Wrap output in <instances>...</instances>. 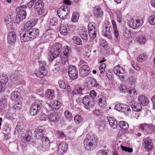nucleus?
I'll return each mask as SVG.
<instances>
[{
    "label": "nucleus",
    "mask_w": 155,
    "mask_h": 155,
    "mask_svg": "<svg viewBox=\"0 0 155 155\" xmlns=\"http://www.w3.org/2000/svg\"><path fill=\"white\" fill-rule=\"evenodd\" d=\"M39 33L38 29L36 28L27 30L22 36H21V41L23 42L31 40L38 36Z\"/></svg>",
    "instance_id": "f257e3e1"
},
{
    "label": "nucleus",
    "mask_w": 155,
    "mask_h": 155,
    "mask_svg": "<svg viewBox=\"0 0 155 155\" xmlns=\"http://www.w3.org/2000/svg\"><path fill=\"white\" fill-rule=\"evenodd\" d=\"M62 47L61 44L59 43L54 44L49 54L51 60H53L59 55L61 51Z\"/></svg>",
    "instance_id": "f03ea898"
},
{
    "label": "nucleus",
    "mask_w": 155,
    "mask_h": 155,
    "mask_svg": "<svg viewBox=\"0 0 155 155\" xmlns=\"http://www.w3.org/2000/svg\"><path fill=\"white\" fill-rule=\"evenodd\" d=\"M43 102L41 100H36L32 104L31 107L30 113L31 116H35L41 108Z\"/></svg>",
    "instance_id": "7ed1b4c3"
},
{
    "label": "nucleus",
    "mask_w": 155,
    "mask_h": 155,
    "mask_svg": "<svg viewBox=\"0 0 155 155\" xmlns=\"http://www.w3.org/2000/svg\"><path fill=\"white\" fill-rule=\"evenodd\" d=\"M71 53V49L70 47L65 46L63 47L62 53L61 55V61L62 64H64L67 62Z\"/></svg>",
    "instance_id": "20e7f679"
},
{
    "label": "nucleus",
    "mask_w": 155,
    "mask_h": 155,
    "mask_svg": "<svg viewBox=\"0 0 155 155\" xmlns=\"http://www.w3.org/2000/svg\"><path fill=\"white\" fill-rule=\"evenodd\" d=\"M27 7L25 5H22L19 6L18 8V12L15 19V21L16 23H18L21 21L26 18L27 15L26 11Z\"/></svg>",
    "instance_id": "39448f33"
},
{
    "label": "nucleus",
    "mask_w": 155,
    "mask_h": 155,
    "mask_svg": "<svg viewBox=\"0 0 155 155\" xmlns=\"http://www.w3.org/2000/svg\"><path fill=\"white\" fill-rule=\"evenodd\" d=\"M105 25H104L102 31L103 35L108 39L112 40L113 35L111 32L112 28L110 24L108 21L105 22Z\"/></svg>",
    "instance_id": "423d86ee"
},
{
    "label": "nucleus",
    "mask_w": 155,
    "mask_h": 155,
    "mask_svg": "<svg viewBox=\"0 0 155 155\" xmlns=\"http://www.w3.org/2000/svg\"><path fill=\"white\" fill-rule=\"evenodd\" d=\"M127 23L130 27L136 29L142 25L143 21L142 19L134 20L132 18H130L128 19Z\"/></svg>",
    "instance_id": "0eeeda50"
},
{
    "label": "nucleus",
    "mask_w": 155,
    "mask_h": 155,
    "mask_svg": "<svg viewBox=\"0 0 155 155\" xmlns=\"http://www.w3.org/2000/svg\"><path fill=\"white\" fill-rule=\"evenodd\" d=\"M44 4L41 0H38L35 4L33 8L35 12L39 15H41L43 14L44 11Z\"/></svg>",
    "instance_id": "6e6552de"
},
{
    "label": "nucleus",
    "mask_w": 155,
    "mask_h": 155,
    "mask_svg": "<svg viewBox=\"0 0 155 155\" xmlns=\"http://www.w3.org/2000/svg\"><path fill=\"white\" fill-rule=\"evenodd\" d=\"M83 103L84 107L87 109L90 110L94 106V101L92 98H91L88 95H86L83 98Z\"/></svg>",
    "instance_id": "1a4fd4ad"
},
{
    "label": "nucleus",
    "mask_w": 155,
    "mask_h": 155,
    "mask_svg": "<svg viewBox=\"0 0 155 155\" xmlns=\"http://www.w3.org/2000/svg\"><path fill=\"white\" fill-rule=\"evenodd\" d=\"M114 71L120 79H123L124 78L125 70L122 67L119 65H117L114 68Z\"/></svg>",
    "instance_id": "9d476101"
},
{
    "label": "nucleus",
    "mask_w": 155,
    "mask_h": 155,
    "mask_svg": "<svg viewBox=\"0 0 155 155\" xmlns=\"http://www.w3.org/2000/svg\"><path fill=\"white\" fill-rule=\"evenodd\" d=\"M70 9L67 6L61 7L58 10L57 13L59 17L61 19H65V17L70 12Z\"/></svg>",
    "instance_id": "9b49d317"
},
{
    "label": "nucleus",
    "mask_w": 155,
    "mask_h": 155,
    "mask_svg": "<svg viewBox=\"0 0 155 155\" xmlns=\"http://www.w3.org/2000/svg\"><path fill=\"white\" fill-rule=\"evenodd\" d=\"M68 74L71 80H74L78 78V70L74 66L71 65L68 68Z\"/></svg>",
    "instance_id": "f8f14e48"
},
{
    "label": "nucleus",
    "mask_w": 155,
    "mask_h": 155,
    "mask_svg": "<svg viewBox=\"0 0 155 155\" xmlns=\"http://www.w3.org/2000/svg\"><path fill=\"white\" fill-rule=\"evenodd\" d=\"M79 71L81 77H86L90 73V68L87 64H84L80 67Z\"/></svg>",
    "instance_id": "ddd939ff"
},
{
    "label": "nucleus",
    "mask_w": 155,
    "mask_h": 155,
    "mask_svg": "<svg viewBox=\"0 0 155 155\" xmlns=\"http://www.w3.org/2000/svg\"><path fill=\"white\" fill-rule=\"evenodd\" d=\"M85 90L81 86L79 85H77L75 86L73 89L71 94L73 95L76 94L82 95L84 94Z\"/></svg>",
    "instance_id": "4468645a"
},
{
    "label": "nucleus",
    "mask_w": 155,
    "mask_h": 155,
    "mask_svg": "<svg viewBox=\"0 0 155 155\" xmlns=\"http://www.w3.org/2000/svg\"><path fill=\"white\" fill-rule=\"evenodd\" d=\"M143 146L146 150L150 151L153 147L152 140L148 137L144 138L143 141Z\"/></svg>",
    "instance_id": "2eb2a0df"
},
{
    "label": "nucleus",
    "mask_w": 155,
    "mask_h": 155,
    "mask_svg": "<svg viewBox=\"0 0 155 155\" xmlns=\"http://www.w3.org/2000/svg\"><path fill=\"white\" fill-rule=\"evenodd\" d=\"M35 137L37 139H41L45 137L44 135V128L43 127L38 126L35 129Z\"/></svg>",
    "instance_id": "dca6fc26"
},
{
    "label": "nucleus",
    "mask_w": 155,
    "mask_h": 155,
    "mask_svg": "<svg viewBox=\"0 0 155 155\" xmlns=\"http://www.w3.org/2000/svg\"><path fill=\"white\" fill-rule=\"evenodd\" d=\"M68 145L66 142L63 141L61 142L58 145V152L59 154H62L68 150Z\"/></svg>",
    "instance_id": "f3484780"
},
{
    "label": "nucleus",
    "mask_w": 155,
    "mask_h": 155,
    "mask_svg": "<svg viewBox=\"0 0 155 155\" xmlns=\"http://www.w3.org/2000/svg\"><path fill=\"white\" fill-rule=\"evenodd\" d=\"M48 104L51 110L55 111L60 108L61 104L58 101L53 100L51 102L50 104Z\"/></svg>",
    "instance_id": "a211bd4d"
},
{
    "label": "nucleus",
    "mask_w": 155,
    "mask_h": 155,
    "mask_svg": "<svg viewBox=\"0 0 155 155\" xmlns=\"http://www.w3.org/2000/svg\"><path fill=\"white\" fill-rule=\"evenodd\" d=\"M70 30V27L66 23L61 24L60 25L59 31L61 34L65 35Z\"/></svg>",
    "instance_id": "6ab92c4d"
},
{
    "label": "nucleus",
    "mask_w": 155,
    "mask_h": 155,
    "mask_svg": "<svg viewBox=\"0 0 155 155\" xmlns=\"http://www.w3.org/2000/svg\"><path fill=\"white\" fill-rule=\"evenodd\" d=\"M54 31L51 30H49L45 32L43 36V40L46 41L48 40H51L54 35L53 34Z\"/></svg>",
    "instance_id": "aec40b11"
},
{
    "label": "nucleus",
    "mask_w": 155,
    "mask_h": 155,
    "mask_svg": "<svg viewBox=\"0 0 155 155\" xmlns=\"http://www.w3.org/2000/svg\"><path fill=\"white\" fill-rule=\"evenodd\" d=\"M16 35L14 31H11L8 33V42L9 44H13L16 41Z\"/></svg>",
    "instance_id": "412c9836"
},
{
    "label": "nucleus",
    "mask_w": 155,
    "mask_h": 155,
    "mask_svg": "<svg viewBox=\"0 0 155 155\" xmlns=\"http://www.w3.org/2000/svg\"><path fill=\"white\" fill-rule=\"evenodd\" d=\"M138 98L139 103L143 106H147L149 103L148 99L144 95H139Z\"/></svg>",
    "instance_id": "4be33fe9"
},
{
    "label": "nucleus",
    "mask_w": 155,
    "mask_h": 155,
    "mask_svg": "<svg viewBox=\"0 0 155 155\" xmlns=\"http://www.w3.org/2000/svg\"><path fill=\"white\" fill-rule=\"evenodd\" d=\"M98 104L100 107L104 108L107 106L106 98L105 96L100 95L98 101Z\"/></svg>",
    "instance_id": "5701e85b"
},
{
    "label": "nucleus",
    "mask_w": 155,
    "mask_h": 155,
    "mask_svg": "<svg viewBox=\"0 0 155 155\" xmlns=\"http://www.w3.org/2000/svg\"><path fill=\"white\" fill-rule=\"evenodd\" d=\"M60 118V115L55 113H51L48 117L49 120L52 122H57L59 120Z\"/></svg>",
    "instance_id": "b1692460"
},
{
    "label": "nucleus",
    "mask_w": 155,
    "mask_h": 155,
    "mask_svg": "<svg viewBox=\"0 0 155 155\" xmlns=\"http://www.w3.org/2000/svg\"><path fill=\"white\" fill-rule=\"evenodd\" d=\"M40 69L41 68L36 69L35 71V74L37 77L42 78L47 74V71L46 70H42Z\"/></svg>",
    "instance_id": "393cba45"
},
{
    "label": "nucleus",
    "mask_w": 155,
    "mask_h": 155,
    "mask_svg": "<svg viewBox=\"0 0 155 155\" xmlns=\"http://www.w3.org/2000/svg\"><path fill=\"white\" fill-rule=\"evenodd\" d=\"M79 30L78 34L79 36L84 40H87L88 38V33L85 29L82 28V29H79Z\"/></svg>",
    "instance_id": "a878e982"
},
{
    "label": "nucleus",
    "mask_w": 155,
    "mask_h": 155,
    "mask_svg": "<svg viewBox=\"0 0 155 155\" xmlns=\"http://www.w3.org/2000/svg\"><path fill=\"white\" fill-rule=\"evenodd\" d=\"M108 120L109 124L111 128L115 129L117 126V122L116 120L114 117H108Z\"/></svg>",
    "instance_id": "bb28decb"
},
{
    "label": "nucleus",
    "mask_w": 155,
    "mask_h": 155,
    "mask_svg": "<svg viewBox=\"0 0 155 155\" xmlns=\"http://www.w3.org/2000/svg\"><path fill=\"white\" fill-rule=\"evenodd\" d=\"M131 107L133 110L136 112L140 111L142 109V106L139 103L133 102L131 104Z\"/></svg>",
    "instance_id": "cd10ccee"
},
{
    "label": "nucleus",
    "mask_w": 155,
    "mask_h": 155,
    "mask_svg": "<svg viewBox=\"0 0 155 155\" xmlns=\"http://www.w3.org/2000/svg\"><path fill=\"white\" fill-rule=\"evenodd\" d=\"M93 13L95 17L99 18L101 17L103 15L102 10L98 7H95L93 9Z\"/></svg>",
    "instance_id": "c85d7f7f"
},
{
    "label": "nucleus",
    "mask_w": 155,
    "mask_h": 155,
    "mask_svg": "<svg viewBox=\"0 0 155 155\" xmlns=\"http://www.w3.org/2000/svg\"><path fill=\"white\" fill-rule=\"evenodd\" d=\"M111 23L112 25L114 35L116 38H117L119 36V33L117 29L116 23L114 20H112Z\"/></svg>",
    "instance_id": "c756f323"
},
{
    "label": "nucleus",
    "mask_w": 155,
    "mask_h": 155,
    "mask_svg": "<svg viewBox=\"0 0 155 155\" xmlns=\"http://www.w3.org/2000/svg\"><path fill=\"white\" fill-rule=\"evenodd\" d=\"M5 21L7 28L9 30L12 29L13 28V25L12 23V19L11 18L7 17L5 18Z\"/></svg>",
    "instance_id": "7c9ffc66"
},
{
    "label": "nucleus",
    "mask_w": 155,
    "mask_h": 155,
    "mask_svg": "<svg viewBox=\"0 0 155 155\" xmlns=\"http://www.w3.org/2000/svg\"><path fill=\"white\" fill-rule=\"evenodd\" d=\"M115 14L116 15L117 21L120 23L121 22L122 16L121 10L117 9L115 12Z\"/></svg>",
    "instance_id": "2f4dec72"
},
{
    "label": "nucleus",
    "mask_w": 155,
    "mask_h": 155,
    "mask_svg": "<svg viewBox=\"0 0 155 155\" xmlns=\"http://www.w3.org/2000/svg\"><path fill=\"white\" fill-rule=\"evenodd\" d=\"M137 40L138 42L140 45H143L145 44L147 40V38L144 36L140 35L138 36Z\"/></svg>",
    "instance_id": "473e14b6"
},
{
    "label": "nucleus",
    "mask_w": 155,
    "mask_h": 155,
    "mask_svg": "<svg viewBox=\"0 0 155 155\" xmlns=\"http://www.w3.org/2000/svg\"><path fill=\"white\" fill-rule=\"evenodd\" d=\"M85 138L94 142H96L98 140L97 137L92 134H88Z\"/></svg>",
    "instance_id": "72a5a7b5"
},
{
    "label": "nucleus",
    "mask_w": 155,
    "mask_h": 155,
    "mask_svg": "<svg viewBox=\"0 0 155 155\" xmlns=\"http://www.w3.org/2000/svg\"><path fill=\"white\" fill-rule=\"evenodd\" d=\"M43 51V48L41 47H38L35 50L34 52V55L37 58H39L41 56V54Z\"/></svg>",
    "instance_id": "f704fd0d"
},
{
    "label": "nucleus",
    "mask_w": 155,
    "mask_h": 155,
    "mask_svg": "<svg viewBox=\"0 0 155 155\" xmlns=\"http://www.w3.org/2000/svg\"><path fill=\"white\" fill-rule=\"evenodd\" d=\"M45 95L48 98L52 99L54 96V91L51 89L48 90L45 92Z\"/></svg>",
    "instance_id": "c9c22d12"
},
{
    "label": "nucleus",
    "mask_w": 155,
    "mask_h": 155,
    "mask_svg": "<svg viewBox=\"0 0 155 155\" xmlns=\"http://www.w3.org/2000/svg\"><path fill=\"white\" fill-rule=\"evenodd\" d=\"M79 17V14L78 12H74L72 13L71 21L74 23L77 22Z\"/></svg>",
    "instance_id": "e433bc0d"
},
{
    "label": "nucleus",
    "mask_w": 155,
    "mask_h": 155,
    "mask_svg": "<svg viewBox=\"0 0 155 155\" xmlns=\"http://www.w3.org/2000/svg\"><path fill=\"white\" fill-rule=\"evenodd\" d=\"M121 111L126 113L127 114H129L130 112V109L129 106L123 104H122V107Z\"/></svg>",
    "instance_id": "4c0bfd02"
},
{
    "label": "nucleus",
    "mask_w": 155,
    "mask_h": 155,
    "mask_svg": "<svg viewBox=\"0 0 155 155\" xmlns=\"http://www.w3.org/2000/svg\"><path fill=\"white\" fill-rule=\"evenodd\" d=\"M8 80L7 76L5 74H0V81L4 84L5 85Z\"/></svg>",
    "instance_id": "58836bf2"
},
{
    "label": "nucleus",
    "mask_w": 155,
    "mask_h": 155,
    "mask_svg": "<svg viewBox=\"0 0 155 155\" xmlns=\"http://www.w3.org/2000/svg\"><path fill=\"white\" fill-rule=\"evenodd\" d=\"M118 124L119 127L121 129L126 130L129 127L128 123L125 121H120L119 122Z\"/></svg>",
    "instance_id": "ea45409f"
},
{
    "label": "nucleus",
    "mask_w": 155,
    "mask_h": 155,
    "mask_svg": "<svg viewBox=\"0 0 155 155\" xmlns=\"http://www.w3.org/2000/svg\"><path fill=\"white\" fill-rule=\"evenodd\" d=\"M88 83L90 85V86L91 87H95L98 85L96 81L94 78H90V80L88 81Z\"/></svg>",
    "instance_id": "a19ab883"
},
{
    "label": "nucleus",
    "mask_w": 155,
    "mask_h": 155,
    "mask_svg": "<svg viewBox=\"0 0 155 155\" xmlns=\"http://www.w3.org/2000/svg\"><path fill=\"white\" fill-rule=\"evenodd\" d=\"M41 140L43 146L47 147L49 146L50 145V142L48 138L47 137H42Z\"/></svg>",
    "instance_id": "79ce46f5"
},
{
    "label": "nucleus",
    "mask_w": 155,
    "mask_h": 155,
    "mask_svg": "<svg viewBox=\"0 0 155 155\" xmlns=\"http://www.w3.org/2000/svg\"><path fill=\"white\" fill-rule=\"evenodd\" d=\"M147 57V54L145 53L143 54L140 55L137 58V60L139 62H142L144 61Z\"/></svg>",
    "instance_id": "37998d69"
},
{
    "label": "nucleus",
    "mask_w": 155,
    "mask_h": 155,
    "mask_svg": "<svg viewBox=\"0 0 155 155\" xmlns=\"http://www.w3.org/2000/svg\"><path fill=\"white\" fill-rule=\"evenodd\" d=\"M155 127L153 124L149 125V127L146 132L147 134H152L155 131Z\"/></svg>",
    "instance_id": "c03bdc74"
},
{
    "label": "nucleus",
    "mask_w": 155,
    "mask_h": 155,
    "mask_svg": "<svg viewBox=\"0 0 155 155\" xmlns=\"http://www.w3.org/2000/svg\"><path fill=\"white\" fill-rule=\"evenodd\" d=\"M130 94V100L133 101L134 100V97L137 95V92L135 89H132V91H130L129 92Z\"/></svg>",
    "instance_id": "a18cd8bd"
},
{
    "label": "nucleus",
    "mask_w": 155,
    "mask_h": 155,
    "mask_svg": "<svg viewBox=\"0 0 155 155\" xmlns=\"http://www.w3.org/2000/svg\"><path fill=\"white\" fill-rule=\"evenodd\" d=\"M72 39L74 43L78 45H80L82 43L81 40L79 37L77 36L73 37Z\"/></svg>",
    "instance_id": "49530a36"
},
{
    "label": "nucleus",
    "mask_w": 155,
    "mask_h": 155,
    "mask_svg": "<svg viewBox=\"0 0 155 155\" xmlns=\"http://www.w3.org/2000/svg\"><path fill=\"white\" fill-rule=\"evenodd\" d=\"M35 25V23L31 21H28L24 25V28L25 29H30Z\"/></svg>",
    "instance_id": "de8ad7c7"
},
{
    "label": "nucleus",
    "mask_w": 155,
    "mask_h": 155,
    "mask_svg": "<svg viewBox=\"0 0 155 155\" xmlns=\"http://www.w3.org/2000/svg\"><path fill=\"white\" fill-rule=\"evenodd\" d=\"M74 122L76 124H79L83 121V119L80 115H76L74 118Z\"/></svg>",
    "instance_id": "09e8293b"
},
{
    "label": "nucleus",
    "mask_w": 155,
    "mask_h": 155,
    "mask_svg": "<svg viewBox=\"0 0 155 155\" xmlns=\"http://www.w3.org/2000/svg\"><path fill=\"white\" fill-rule=\"evenodd\" d=\"M89 35L91 38H94L96 37V32L95 31V29L88 30Z\"/></svg>",
    "instance_id": "8fccbe9b"
},
{
    "label": "nucleus",
    "mask_w": 155,
    "mask_h": 155,
    "mask_svg": "<svg viewBox=\"0 0 155 155\" xmlns=\"http://www.w3.org/2000/svg\"><path fill=\"white\" fill-rule=\"evenodd\" d=\"M24 134H23L22 135V140L23 142H27L30 140L31 138V136L27 134L25 136H24Z\"/></svg>",
    "instance_id": "3c124183"
},
{
    "label": "nucleus",
    "mask_w": 155,
    "mask_h": 155,
    "mask_svg": "<svg viewBox=\"0 0 155 155\" xmlns=\"http://www.w3.org/2000/svg\"><path fill=\"white\" fill-rule=\"evenodd\" d=\"M18 96L19 93L17 91L12 92L10 95L11 98L12 100H15L18 98Z\"/></svg>",
    "instance_id": "603ef678"
},
{
    "label": "nucleus",
    "mask_w": 155,
    "mask_h": 155,
    "mask_svg": "<svg viewBox=\"0 0 155 155\" xmlns=\"http://www.w3.org/2000/svg\"><path fill=\"white\" fill-rule=\"evenodd\" d=\"M65 117L69 120H71L72 119V115L71 113L68 110H66L64 113Z\"/></svg>",
    "instance_id": "864d4df0"
},
{
    "label": "nucleus",
    "mask_w": 155,
    "mask_h": 155,
    "mask_svg": "<svg viewBox=\"0 0 155 155\" xmlns=\"http://www.w3.org/2000/svg\"><path fill=\"white\" fill-rule=\"evenodd\" d=\"M55 135L59 138H63L65 137L63 132L58 130L56 131Z\"/></svg>",
    "instance_id": "5fc2aeb1"
},
{
    "label": "nucleus",
    "mask_w": 155,
    "mask_h": 155,
    "mask_svg": "<svg viewBox=\"0 0 155 155\" xmlns=\"http://www.w3.org/2000/svg\"><path fill=\"white\" fill-rule=\"evenodd\" d=\"M149 124H144L141 125L140 126V129L141 130L146 133L147 130L149 127Z\"/></svg>",
    "instance_id": "6e6d98bb"
},
{
    "label": "nucleus",
    "mask_w": 155,
    "mask_h": 155,
    "mask_svg": "<svg viewBox=\"0 0 155 155\" xmlns=\"http://www.w3.org/2000/svg\"><path fill=\"white\" fill-rule=\"evenodd\" d=\"M148 21L151 25H155V16L152 15L149 17Z\"/></svg>",
    "instance_id": "4d7b16f0"
},
{
    "label": "nucleus",
    "mask_w": 155,
    "mask_h": 155,
    "mask_svg": "<svg viewBox=\"0 0 155 155\" xmlns=\"http://www.w3.org/2000/svg\"><path fill=\"white\" fill-rule=\"evenodd\" d=\"M58 84L60 87L63 89H65L66 88V85L65 82L62 80H59L58 81Z\"/></svg>",
    "instance_id": "13d9d810"
},
{
    "label": "nucleus",
    "mask_w": 155,
    "mask_h": 155,
    "mask_svg": "<svg viewBox=\"0 0 155 155\" xmlns=\"http://www.w3.org/2000/svg\"><path fill=\"white\" fill-rule=\"evenodd\" d=\"M50 24L51 26H54L57 24V19L55 17L52 18L50 20Z\"/></svg>",
    "instance_id": "bf43d9fd"
},
{
    "label": "nucleus",
    "mask_w": 155,
    "mask_h": 155,
    "mask_svg": "<svg viewBox=\"0 0 155 155\" xmlns=\"http://www.w3.org/2000/svg\"><path fill=\"white\" fill-rule=\"evenodd\" d=\"M106 67V65L104 63L102 64L99 67V69L100 73L102 74H104L105 71V68Z\"/></svg>",
    "instance_id": "052dcab7"
},
{
    "label": "nucleus",
    "mask_w": 155,
    "mask_h": 155,
    "mask_svg": "<svg viewBox=\"0 0 155 155\" xmlns=\"http://www.w3.org/2000/svg\"><path fill=\"white\" fill-rule=\"evenodd\" d=\"M21 107V103L19 102H15V104L13 105V107L14 109L16 110H19Z\"/></svg>",
    "instance_id": "680f3d73"
},
{
    "label": "nucleus",
    "mask_w": 155,
    "mask_h": 155,
    "mask_svg": "<svg viewBox=\"0 0 155 155\" xmlns=\"http://www.w3.org/2000/svg\"><path fill=\"white\" fill-rule=\"evenodd\" d=\"M121 148L123 150L129 153H131L133 151V149L132 148L125 147L123 146H121Z\"/></svg>",
    "instance_id": "e2e57ef3"
},
{
    "label": "nucleus",
    "mask_w": 155,
    "mask_h": 155,
    "mask_svg": "<svg viewBox=\"0 0 155 155\" xmlns=\"http://www.w3.org/2000/svg\"><path fill=\"white\" fill-rule=\"evenodd\" d=\"M11 129V127L10 125L8 124H5L3 127L4 130L7 133H9L10 132Z\"/></svg>",
    "instance_id": "0e129e2a"
},
{
    "label": "nucleus",
    "mask_w": 155,
    "mask_h": 155,
    "mask_svg": "<svg viewBox=\"0 0 155 155\" xmlns=\"http://www.w3.org/2000/svg\"><path fill=\"white\" fill-rule=\"evenodd\" d=\"M77 130V128L74 126H71L69 127L68 130L70 133L75 132Z\"/></svg>",
    "instance_id": "69168bd1"
},
{
    "label": "nucleus",
    "mask_w": 155,
    "mask_h": 155,
    "mask_svg": "<svg viewBox=\"0 0 155 155\" xmlns=\"http://www.w3.org/2000/svg\"><path fill=\"white\" fill-rule=\"evenodd\" d=\"M120 91L123 92H125L127 91V87L124 84L121 85L120 87Z\"/></svg>",
    "instance_id": "338daca9"
},
{
    "label": "nucleus",
    "mask_w": 155,
    "mask_h": 155,
    "mask_svg": "<svg viewBox=\"0 0 155 155\" xmlns=\"http://www.w3.org/2000/svg\"><path fill=\"white\" fill-rule=\"evenodd\" d=\"M97 155H107V152L105 150H101L97 151Z\"/></svg>",
    "instance_id": "774afa93"
}]
</instances>
